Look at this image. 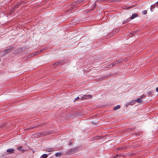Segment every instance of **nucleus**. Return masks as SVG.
I'll use <instances>...</instances> for the list:
<instances>
[{
  "label": "nucleus",
  "mask_w": 158,
  "mask_h": 158,
  "mask_svg": "<svg viewBox=\"0 0 158 158\" xmlns=\"http://www.w3.org/2000/svg\"><path fill=\"white\" fill-rule=\"evenodd\" d=\"M92 97V96L90 94L85 95L82 96L81 99L82 100L87 99L89 98H91Z\"/></svg>",
  "instance_id": "f257e3e1"
},
{
  "label": "nucleus",
  "mask_w": 158,
  "mask_h": 158,
  "mask_svg": "<svg viewBox=\"0 0 158 158\" xmlns=\"http://www.w3.org/2000/svg\"><path fill=\"white\" fill-rule=\"evenodd\" d=\"M15 150L14 149L11 148L8 149L7 150L6 152L9 154H11L14 153L15 152Z\"/></svg>",
  "instance_id": "f03ea898"
},
{
  "label": "nucleus",
  "mask_w": 158,
  "mask_h": 158,
  "mask_svg": "<svg viewBox=\"0 0 158 158\" xmlns=\"http://www.w3.org/2000/svg\"><path fill=\"white\" fill-rule=\"evenodd\" d=\"M63 155V153L61 152H59L57 153H56L55 154V156L56 157H58L60 156H61Z\"/></svg>",
  "instance_id": "7ed1b4c3"
},
{
  "label": "nucleus",
  "mask_w": 158,
  "mask_h": 158,
  "mask_svg": "<svg viewBox=\"0 0 158 158\" xmlns=\"http://www.w3.org/2000/svg\"><path fill=\"white\" fill-rule=\"evenodd\" d=\"M76 148H73L71 149H70L68 151V152L71 153H73V152H74L76 151Z\"/></svg>",
  "instance_id": "20e7f679"
},
{
  "label": "nucleus",
  "mask_w": 158,
  "mask_h": 158,
  "mask_svg": "<svg viewBox=\"0 0 158 158\" xmlns=\"http://www.w3.org/2000/svg\"><path fill=\"white\" fill-rule=\"evenodd\" d=\"M137 16V14H134L132 15L131 16V19H133L135 18Z\"/></svg>",
  "instance_id": "39448f33"
},
{
  "label": "nucleus",
  "mask_w": 158,
  "mask_h": 158,
  "mask_svg": "<svg viewBox=\"0 0 158 158\" xmlns=\"http://www.w3.org/2000/svg\"><path fill=\"white\" fill-rule=\"evenodd\" d=\"M54 151V149L52 148H48L46 149V151L47 152H52Z\"/></svg>",
  "instance_id": "423d86ee"
},
{
  "label": "nucleus",
  "mask_w": 158,
  "mask_h": 158,
  "mask_svg": "<svg viewBox=\"0 0 158 158\" xmlns=\"http://www.w3.org/2000/svg\"><path fill=\"white\" fill-rule=\"evenodd\" d=\"M63 63L61 62V61H59L55 63L54 64V65H61Z\"/></svg>",
  "instance_id": "0eeeda50"
},
{
  "label": "nucleus",
  "mask_w": 158,
  "mask_h": 158,
  "mask_svg": "<svg viewBox=\"0 0 158 158\" xmlns=\"http://www.w3.org/2000/svg\"><path fill=\"white\" fill-rule=\"evenodd\" d=\"M48 156V155L47 154H44L42 155L40 158H47Z\"/></svg>",
  "instance_id": "6e6552de"
},
{
  "label": "nucleus",
  "mask_w": 158,
  "mask_h": 158,
  "mask_svg": "<svg viewBox=\"0 0 158 158\" xmlns=\"http://www.w3.org/2000/svg\"><path fill=\"white\" fill-rule=\"evenodd\" d=\"M136 102V100H132L129 102V104L130 105H134Z\"/></svg>",
  "instance_id": "1a4fd4ad"
},
{
  "label": "nucleus",
  "mask_w": 158,
  "mask_h": 158,
  "mask_svg": "<svg viewBox=\"0 0 158 158\" xmlns=\"http://www.w3.org/2000/svg\"><path fill=\"white\" fill-rule=\"evenodd\" d=\"M120 106L118 105L117 106H116L114 107V108L113 109L114 110H117L119 109L120 108Z\"/></svg>",
  "instance_id": "9d476101"
},
{
  "label": "nucleus",
  "mask_w": 158,
  "mask_h": 158,
  "mask_svg": "<svg viewBox=\"0 0 158 158\" xmlns=\"http://www.w3.org/2000/svg\"><path fill=\"white\" fill-rule=\"evenodd\" d=\"M137 101L138 103H141L142 102V100L141 99V98H139L137 99L136 100V102Z\"/></svg>",
  "instance_id": "9b49d317"
},
{
  "label": "nucleus",
  "mask_w": 158,
  "mask_h": 158,
  "mask_svg": "<svg viewBox=\"0 0 158 158\" xmlns=\"http://www.w3.org/2000/svg\"><path fill=\"white\" fill-rule=\"evenodd\" d=\"M18 149L20 151H23V150L22 149V147L21 146H20L18 148Z\"/></svg>",
  "instance_id": "f8f14e48"
},
{
  "label": "nucleus",
  "mask_w": 158,
  "mask_h": 158,
  "mask_svg": "<svg viewBox=\"0 0 158 158\" xmlns=\"http://www.w3.org/2000/svg\"><path fill=\"white\" fill-rule=\"evenodd\" d=\"M117 63V62L116 61H115V62H113L112 63H111V65L112 66H114Z\"/></svg>",
  "instance_id": "ddd939ff"
},
{
  "label": "nucleus",
  "mask_w": 158,
  "mask_h": 158,
  "mask_svg": "<svg viewBox=\"0 0 158 158\" xmlns=\"http://www.w3.org/2000/svg\"><path fill=\"white\" fill-rule=\"evenodd\" d=\"M155 6L154 5H152L151 6L150 9L152 11H153V10H152V9H154L155 8Z\"/></svg>",
  "instance_id": "4468645a"
},
{
  "label": "nucleus",
  "mask_w": 158,
  "mask_h": 158,
  "mask_svg": "<svg viewBox=\"0 0 158 158\" xmlns=\"http://www.w3.org/2000/svg\"><path fill=\"white\" fill-rule=\"evenodd\" d=\"M147 13V11L146 10H144L142 11V14L143 15H146Z\"/></svg>",
  "instance_id": "2eb2a0df"
},
{
  "label": "nucleus",
  "mask_w": 158,
  "mask_h": 158,
  "mask_svg": "<svg viewBox=\"0 0 158 158\" xmlns=\"http://www.w3.org/2000/svg\"><path fill=\"white\" fill-rule=\"evenodd\" d=\"M153 94L152 91L149 92L148 93V95L150 96Z\"/></svg>",
  "instance_id": "dca6fc26"
},
{
  "label": "nucleus",
  "mask_w": 158,
  "mask_h": 158,
  "mask_svg": "<svg viewBox=\"0 0 158 158\" xmlns=\"http://www.w3.org/2000/svg\"><path fill=\"white\" fill-rule=\"evenodd\" d=\"M80 98L79 97H78L75 99V100H78Z\"/></svg>",
  "instance_id": "f3484780"
},
{
  "label": "nucleus",
  "mask_w": 158,
  "mask_h": 158,
  "mask_svg": "<svg viewBox=\"0 0 158 158\" xmlns=\"http://www.w3.org/2000/svg\"><path fill=\"white\" fill-rule=\"evenodd\" d=\"M117 1L118 2H119L120 0H111V1H110L111 2H113L114 1Z\"/></svg>",
  "instance_id": "a211bd4d"
},
{
  "label": "nucleus",
  "mask_w": 158,
  "mask_h": 158,
  "mask_svg": "<svg viewBox=\"0 0 158 158\" xmlns=\"http://www.w3.org/2000/svg\"><path fill=\"white\" fill-rule=\"evenodd\" d=\"M156 91L157 92H158V87L156 89Z\"/></svg>",
  "instance_id": "6ab92c4d"
},
{
  "label": "nucleus",
  "mask_w": 158,
  "mask_h": 158,
  "mask_svg": "<svg viewBox=\"0 0 158 158\" xmlns=\"http://www.w3.org/2000/svg\"><path fill=\"white\" fill-rule=\"evenodd\" d=\"M129 105V104H128V103L126 104V106H128V105Z\"/></svg>",
  "instance_id": "aec40b11"
},
{
  "label": "nucleus",
  "mask_w": 158,
  "mask_h": 158,
  "mask_svg": "<svg viewBox=\"0 0 158 158\" xmlns=\"http://www.w3.org/2000/svg\"><path fill=\"white\" fill-rule=\"evenodd\" d=\"M141 97H142V98H143L144 97V96H141Z\"/></svg>",
  "instance_id": "412c9836"
},
{
  "label": "nucleus",
  "mask_w": 158,
  "mask_h": 158,
  "mask_svg": "<svg viewBox=\"0 0 158 158\" xmlns=\"http://www.w3.org/2000/svg\"><path fill=\"white\" fill-rule=\"evenodd\" d=\"M9 50V49L6 50V52H7Z\"/></svg>",
  "instance_id": "4be33fe9"
},
{
  "label": "nucleus",
  "mask_w": 158,
  "mask_h": 158,
  "mask_svg": "<svg viewBox=\"0 0 158 158\" xmlns=\"http://www.w3.org/2000/svg\"><path fill=\"white\" fill-rule=\"evenodd\" d=\"M124 22L125 21H124L123 22V23H125Z\"/></svg>",
  "instance_id": "5701e85b"
},
{
  "label": "nucleus",
  "mask_w": 158,
  "mask_h": 158,
  "mask_svg": "<svg viewBox=\"0 0 158 158\" xmlns=\"http://www.w3.org/2000/svg\"><path fill=\"white\" fill-rule=\"evenodd\" d=\"M157 4H158V1L157 2Z\"/></svg>",
  "instance_id": "b1692460"
},
{
  "label": "nucleus",
  "mask_w": 158,
  "mask_h": 158,
  "mask_svg": "<svg viewBox=\"0 0 158 158\" xmlns=\"http://www.w3.org/2000/svg\"><path fill=\"white\" fill-rule=\"evenodd\" d=\"M72 144V143H69V144H70H70Z\"/></svg>",
  "instance_id": "393cba45"
}]
</instances>
